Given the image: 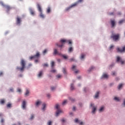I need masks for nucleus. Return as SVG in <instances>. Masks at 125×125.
Wrapping results in <instances>:
<instances>
[{
	"label": "nucleus",
	"instance_id": "1",
	"mask_svg": "<svg viewBox=\"0 0 125 125\" xmlns=\"http://www.w3.org/2000/svg\"><path fill=\"white\" fill-rule=\"evenodd\" d=\"M20 64L21 67H19V66H17V70H19V71H21V72H23V71H24V69L26 68V62L23 59H22L21 61Z\"/></svg>",
	"mask_w": 125,
	"mask_h": 125
},
{
	"label": "nucleus",
	"instance_id": "2",
	"mask_svg": "<svg viewBox=\"0 0 125 125\" xmlns=\"http://www.w3.org/2000/svg\"><path fill=\"white\" fill-rule=\"evenodd\" d=\"M60 42L62 43L61 45L56 43V45L57 46H58V47H62L64 44H65V42H67L68 44H72V41L71 40L62 39L60 40Z\"/></svg>",
	"mask_w": 125,
	"mask_h": 125
},
{
	"label": "nucleus",
	"instance_id": "3",
	"mask_svg": "<svg viewBox=\"0 0 125 125\" xmlns=\"http://www.w3.org/2000/svg\"><path fill=\"white\" fill-rule=\"evenodd\" d=\"M110 39H112L114 42H117V41H118L119 39H120V34H115L112 33L110 36Z\"/></svg>",
	"mask_w": 125,
	"mask_h": 125
},
{
	"label": "nucleus",
	"instance_id": "4",
	"mask_svg": "<svg viewBox=\"0 0 125 125\" xmlns=\"http://www.w3.org/2000/svg\"><path fill=\"white\" fill-rule=\"evenodd\" d=\"M37 8L39 12L40 13V17L41 18H44V15L42 14V6L39 3L37 5Z\"/></svg>",
	"mask_w": 125,
	"mask_h": 125
},
{
	"label": "nucleus",
	"instance_id": "5",
	"mask_svg": "<svg viewBox=\"0 0 125 125\" xmlns=\"http://www.w3.org/2000/svg\"><path fill=\"white\" fill-rule=\"evenodd\" d=\"M56 108L57 109V111H56V117H58L59 116V114L62 113V110L59 109V104H56Z\"/></svg>",
	"mask_w": 125,
	"mask_h": 125
},
{
	"label": "nucleus",
	"instance_id": "6",
	"mask_svg": "<svg viewBox=\"0 0 125 125\" xmlns=\"http://www.w3.org/2000/svg\"><path fill=\"white\" fill-rule=\"evenodd\" d=\"M39 57H40V53L37 52L35 55L30 57V59L31 60V59H38Z\"/></svg>",
	"mask_w": 125,
	"mask_h": 125
},
{
	"label": "nucleus",
	"instance_id": "7",
	"mask_svg": "<svg viewBox=\"0 0 125 125\" xmlns=\"http://www.w3.org/2000/svg\"><path fill=\"white\" fill-rule=\"evenodd\" d=\"M117 51L118 52H125V46H124L122 49L120 48V47H118L117 48Z\"/></svg>",
	"mask_w": 125,
	"mask_h": 125
},
{
	"label": "nucleus",
	"instance_id": "8",
	"mask_svg": "<svg viewBox=\"0 0 125 125\" xmlns=\"http://www.w3.org/2000/svg\"><path fill=\"white\" fill-rule=\"evenodd\" d=\"M76 4H73L70 6L68 7L65 9V11H69L71 8H73V7H75L76 6Z\"/></svg>",
	"mask_w": 125,
	"mask_h": 125
},
{
	"label": "nucleus",
	"instance_id": "9",
	"mask_svg": "<svg viewBox=\"0 0 125 125\" xmlns=\"http://www.w3.org/2000/svg\"><path fill=\"white\" fill-rule=\"evenodd\" d=\"M117 62H121V64L123 65L125 64V62L124 61H122V59L120 57H117Z\"/></svg>",
	"mask_w": 125,
	"mask_h": 125
},
{
	"label": "nucleus",
	"instance_id": "10",
	"mask_svg": "<svg viewBox=\"0 0 125 125\" xmlns=\"http://www.w3.org/2000/svg\"><path fill=\"white\" fill-rule=\"evenodd\" d=\"M17 25H20L21 23V18L18 17L16 21Z\"/></svg>",
	"mask_w": 125,
	"mask_h": 125
},
{
	"label": "nucleus",
	"instance_id": "11",
	"mask_svg": "<svg viewBox=\"0 0 125 125\" xmlns=\"http://www.w3.org/2000/svg\"><path fill=\"white\" fill-rule=\"evenodd\" d=\"M53 54H54V55H61V53H59V52L57 51V49H54V53H53Z\"/></svg>",
	"mask_w": 125,
	"mask_h": 125
},
{
	"label": "nucleus",
	"instance_id": "12",
	"mask_svg": "<svg viewBox=\"0 0 125 125\" xmlns=\"http://www.w3.org/2000/svg\"><path fill=\"white\" fill-rule=\"evenodd\" d=\"M94 105V104H90L91 107H93V110H92V112L93 113H95V111H96V107H95V106H93Z\"/></svg>",
	"mask_w": 125,
	"mask_h": 125
},
{
	"label": "nucleus",
	"instance_id": "13",
	"mask_svg": "<svg viewBox=\"0 0 125 125\" xmlns=\"http://www.w3.org/2000/svg\"><path fill=\"white\" fill-rule=\"evenodd\" d=\"M22 109H26V101H23L22 104Z\"/></svg>",
	"mask_w": 125,
	"mask_h": 125
},
{
	"label": "nucleus",
	"instance_id": "14",
	"mask_svg": "<svg viewBox=\"0 0 125 125\" xmlns=\"http://www.w3.org/2000/svg\"><path fill=\"white\" fill-rule=\"evenodd\" d=\"M111 24L112 28H113V27H115V25L116 24V22H115V21L111 20Z\"/></svg>",
	"mask_w": 125,
	"mask_h": 125
},
{
	"label": "nucleus",
	"instance_id": "15",
	"mask_svg": "<svg viewBox=\"0 0 125 125\" xmlns=\"http://www.w3.org/2000/svg\"><path fill=\"white\" fill-rule=\"evenodd\" d=\"M4 6H5V8H6V9H7V12H8V11H9V10H10V9H11V7H10L8 5H5Z\"/></svg>",
	"mask_w": 125,
	"mask_h": 125
},
{
	"label": "nucleus",
	"instance_id": "16",
	"mask_svg": "<svg viewBox=\"0 0 125 125\" xmlns=\"http://www.w3.org/2000/svg\"><path fill=\"white\" fill-rule=\"evenodd\" d=\"M83 0H78V1L74 3V4H76V6H77V5H78V4H79V3H80V2H83Z\"/></svg>",
	"mask_w": 125,
	"mask_h": 125
},
{
	"label": "nucleus",
	"instance_id": "17",
	"mask_svg": "<svg viewBox=\"0 0 125 125\" xmlns=\"http://www.w3.org/2000/svg\"><path fill=\"white\" fill-rule=\"evenodd\" d=\"M42 74H43V71H40L38 75V78H41L42 76Z\"/></svg>",
	"mask_w": 125,
	"mask_h": 125
},
{
	"label": "nucleus",
	"instance_id": "18",
	"mask_svg": "<svg viewBox=\"0 0 125 125\" xmlns=\"http://www.w3.org/2000/svg\"><path fill=\"white\" fill-rule=\"evenodd\" d=\"M103 78H104V79H108V75L106 74H104L103 75V76L102 77V79H103Z\"/></svg>",
	"mask_w": 125,
	"mask_h": 125
},
{
	"label": "nucleus",
	"instance_id": "19",
	"mask_svg": "<svg viewBox=\"0 0 125 125\" xmlns=\"http://www.w3.org/2000/svg\"><path fill=\"white\" fill-rule=\"evenodd\" d=\"M30 12L31 15H35V12L34 11V10H33V9H30Z\"/></svg>",
	"mask_w": 125,
	"mask_h": 125
},
{
	"label": "nucleus",
	"instance_id": "20",
	"mask_svg": "<svg viewBox=\"0 0 125 125\" xmlns=\"http://www.w3.org/2000/svg\"><path fill=\"white\" fill-rule=\"evenodd\" d=\"M51 11V8L50 7H48L47 9V13H50Z\"/></svg>",
	"mask_w": 125,
	"mask_h": 125
},
{
	"label": "nucleus",
	"instance_id": "21",
	"mask_svg": "<svg viewBox=\"0 0 125 125\" xmlns=\"http://www.w3.org/2000/svg\"><path fill=\"white\" fill-rule=\"evenodd\" d=\"M75 89V87L74 86V84H71L70 85V90H74Z\"/></svg>",
	"mask_w": 125,
	"mask_h": 125
},
{
	"label": "nucleus",
	"instance_id": "22",
	"mask_svg": "<svg viewBox=\"0 0 125 125\" xmlns=\"http://www.w3.org/2000/svg\"><path fill=\"white\" fill-rule=\"evenodd\" d=\"M42 103V102L40 101H38L36 102V106H39V105H41V104Z\"/></svg>",
	"mask_w": 125,
	"mask_h": 125
},
{
	"label": "nucleus",
	"instance_id": "23",
	"mask_svg": "<svg viewBox=\"0 0 125 125\" xmlns=\"http://www.w3.org/2000/svg\"><path fill=\"white\" fill-rule=\"evenodd\" d=\"M99 92H97L95 95V98H98V97L99 96Z\"/></svg>",
	"mask_w": 125,
	"mask_h": 125
},
{
	"label": "nucleus",
	"instance_id": "24",
	"mask_svg": "<svg viewBox=\"0 0 125 125\" xmlns=\"http://www.w3.org/2000/svg\"><path fill=\"white\" fill-rule=\"evenodd\" d=\"M0 104H4L5 103V101H4V99H1L0 101Z\"/></svg>",
	"mask_w": 125,
	"mask_h": 125
},
{
	"label": "nucleus",
	"instance_id": "25",
	"mask_svg": "<svg viewBox=\"0 0 125 125\" xmlns=\"http://www.w3.org/2000/svg\"><path fill=\"white\" fill-rule=\"evenodd\" d=\"M123 85H124L123 84H122V83L120 84L118 86V89H121L122 88V87H123Z\"/></svg>",
	"mask_w": 125,
	"mask_h": 125
},
{
	"label": "nucleus",
	"instance_id": "26",
	"mask_svg": "<svg viewBox=\"0 0 125 125\" xmlns=\"http://www.w3.org/2000/svg\"><path fill=\"white\" fill-rule=\"evenodd\" d=\"M54 64H55V62L53 61L51 63V67L52 68V69H53V67H54Z\"/></svg>",
	"mask_w": 125,
	"mask_h": 125
},
{
	"label": "nucleus",
	"instance_id": "27",
	"mask_svg": "<svg viewBox=\"0 0 125 125\" xmlns=\"http://www.w3.org/2000/svg\"><path fill=\"white\" fill-rule=\"evenodd\" d=\"M43 106V108H42V110H43V111H44V109L45 108V107L46 106V104H42Z\"/></svg>",
	"mask_w": 125,
	"mask_h": 125
},
{
	"label": "nucleus",
	"instance_id": "28",
	"mask_svg": "<svg viewBox=\"0 0 125 125\" xmlns=\"http://www.w3.org/2000/svg\"><path fill=\"white\" fill-rule=\"evenodd\" d=\"M62 72L63 74H66V70L65 68H62Z\"/></svg>",
	"mask_w": 125,
	"mask_h": 125
},
{
	"label": "nucleus",
	"instance_id": "29",
	"mask_svg": "<svg viewBox=\"0 0 125 125\" xmlns=\"http://www.w3.org/2000/svg\"><path fill=\"white\" fill-rule=\"evenodd\" d=\"M103 110H104V106H102L99 109V112H102Z\"/></svg>",
	"mask_w": 125,
	"mask_h": 125
},
{
	"label": "nucleus",
	"instance_id": "30",
	"mask_svg": "<svg viewBox=\"0 0 125 125\" xmlns=\"http://www.w3.org/2000/svg\"><path fill=\"white\" fill-rule=\"evenodd\" d=\"M68 51L69 52H72V51H73V47H69L68 49Z\"/></svg>",
	"mask_w": 125,
	"mask_h": 125
},
{
	"label": "nucleus",
	"instance_id": "31",
	"mask_svg": "<svg viewBox=\"0 0 125 125\" xmlns=\"http://www.w3.org/2000/svg\"><path fill=\"white\" fill-rule=\"evenodd\" d=\"M56 77L57 78V79H61V78H62V76L58 74L56 76Z\"/></svg>",
	"mask_w": 125,
	"mask_h": 125
},
{
	"label": "nucleus",
	"instance_id": "32",
	"mask_svg": "<svg viewBox=\"0 0 125 125\" xmlns=\"http://www.w3.org/2000/svg\"><path fill=\"white\" fill-rule=\"evenodd\" d=\"M34 118H35V116L34 115L32 114L31 115V117L30 118V120H33L34 119Z\"/></svg>",
	"mask_w": 125,
	"mask_h": 125
},
{
	"label": "nucleus",
	"instance_id": "33",
	"mask_svg": "<svg viewBox=\"0 0 125 125\" xmlns=\"http://www.w3.org/2000/svg\"><path fill=\"white\" fill-rule=\"evenodd\" d=\"M66 104H67V100H64L62 103V105H66Z\"/></svg>",
	"mask_w": 125,
	"mask_h": 125
},
{
	"label": "nucleus",
	"instance_id": "34",
	"mask_svg": "<svg viewBox=\"0 0 125 125\" xmlns=\"http://www.w3.org/2000/svg\"><path fill=\"white\" fill-rule=\"evenodd\" d=\"M85 55L83 54H82L81 56V59H83L84 58Z\"/></svg>",
	"mask_w": 125,
	"mask_h": 125
},
{
	"label": "nucleus",
	"instance_id": "35",
	"mask_svg": "<svg viewBox=\"0 0 125 125\" xmlns=\"http://www.w3.org/2000/svg\"><path fill=\"white\" fill-rule=\"evenodd\" d=\"M114 100H116V101H120V99H119V98L115 97L114 98Z\"/></svg>",
	"mask_w": 125,
	"mask_h": 125
},
{
	"label": "nucleus",
	"instance_id": "36",
	"mask_svg": "<svg viewBox=\"0 0 125 125\" xmlns=\"http://www.w3.org/2000/svg\"><path fill=\"white\" fill-rule=\"evenodd\" d=\"M7 108H10L11 107V104H7Z\"/></svg>",
	"mask_w": 125,
	"mask_h": 125
},
{
	"label": "nucleus",
	"instance_id": "37",
	"mask_svg": "<svg viewBox=\"0 0 125 125\" xmlns=\"http://www.w3.org/2000/svg\"><path fill=\"white\" fill-rule=\"evenodd\" d=\"M29 90H26V92H25V95H28V94H29Z\"/></svg>",
	"mask_w": 125,
	"mask_h": 125
},
{
	"label": "nucleus",
	"instance_id": "38",
	"mask_svg": "<svg viewBox=\"0 0 125 125\" xmlns=\"http://www.w3.org/2000/svg\"><path fill=\"white\" fill-rule=\"evenodd\" d=\"M46 52H47V49H45L43 51V54H45V53H46Z\"/></svg>",
	"mask_w": 125,
	"mask_h": 125
},
{
	"label": "nucleus",
	"instance_id": "39",
	"mask_svg": "<svg viewBox=\"0 0 125 125\" xmlns=\"http://www.w3.org/2000/svg\"><path fill=\"white\" fill-rule=\"evenodd\" d=\"M77 66H76L75 65H73L72 66V69L73 70V71H75V68Z\"/></svg>",
	"mask_w": 125,
	"mask_h": 125
},
{
	"label": "nucleus",
	"instance_id": "40",
	"mask_svg": "<svg viewBox=\"0 0 125 125\" xmlns=\"http://www.w3.org/2000/svg\"><path fill=\"white\" fill-rule=\"evenodd\" d=\"M70 62H73V61H75V59H74V58H72L70 59Z\"/></svg>",
	"mask_w": 125,
	"mask_h": 125
},
{
	"label": "nucleus",
	"instance_id": "41",
	"mask_svg": "<svg viewBox=\"0 0 125 125\" xmlns=\"http://www.w3.org/2000/svg\"><path fill=\"white\" fill-rule=\"evenodd\" d=\"M75 123H80V121H79V119H75Z\"/></svg>",
	"mask_w": 125,
	"mask_h": 125
},
{
	"label": "nucleus",
	"instance_id": "42",
	"mask_svg": "<svg viewBox=\"0 0 125 125\" xmlns=\"http://www.w3.org/2000/svg\"><path fill=\"white\" fill-rule=\"evenodd\" d=\"M124 21H125V20L120 21L119 22V24H122V23H124Z\"/></svg>",
	"mask_w": 125,
	"mask_h": 125
},
{
	"label": "nucleus",
	"instance_id": "43",
	"mask_svg": "<svg viewBox=\"0 0 125 125\" xmlns=\"http://www.w3.org/2000/svg\"><path fill=\"white\" fill-rule=\"evenodd\" d=\"M51 73H55L56 72V70L53 69L50 71Z\"/></svg>",
	"mask_w": 125,
	"mask_h": 125
},
{
	"label": "nucleus",
	"instance_id": "44",
	"mask_svg": "<svg viewBox=\"0 0 125 125\" xmlns=\"http://www.w3.org/2000/svg\"><path fill=\"white\" fill-rule=\"evenodd\" d=\"M94 69V67L93 66H91L90 68V69L89 70V72H90V71H91L92 69Z\"/></svg>",
	"mask_w": 125,
	"mask_h": 125
},
{
	"label": "nucleus",
	"instance_id": "45",
	"mask_svg": "<svg viewBox=\"0 0 125 125\" xmlns=\"http://www.w3.org/2000/svg\"><path fill=\"white\" fill-rule=\"evenodd\" d=\"M51 124H52V122L51 121H50L48 122L47 125H51Z\"/></svg>",
	"mask_w": 125,
	"mask_h": 125
},
{
	"label": "nucleus",
	"instance_id": "46",
	"mask_svg": "<svg viewBox=\"0 0 125 125\" xmlns=\"http://www.w3.org/2000/svg\"><path fill=\"white\" fill-rule=\"evenodd\" d=\"M62 57L64 58V59H67V58H68V57L65 55H62Z\"/></svg>",
	"mask_w": 125,
	"mask_h": 125
},
{
	"label": "nucleus",
	"instance_id": "47",
	"mask_svg": "<svg viewBox=\"0 0 125 125\" xmlns=\"http://www.w3.org/2000/svg\"><path fill=\"white\" fill-rule=\"evenodd\" d=\"M113 47H114V45H111L110 46V47H109L110 50H111V49H112V48H113Z\"/></svg>",
	"mask_w": 125,
	"mask_h": 125
},
{
	"label": "nucleus",
	"instance_id": "48",
	"mask_svg": "<svg viewBox=\"0 0 125 125\" xmlns=\"http://www.w3.org/2000/svg\"><path fill=\"white\" fill-rule=\"evenodd\" d=\"M70 100L72 101V102H74V101H75V99H73V98H69Z\"/></svg>",
	"mask_w": 125,
	"mask_h": 125
},
{
	"label": "nucleus",
	"instance_id": "49",
	"mask_svg": "<svg viewBox=\"0 0 125 125\" xmlns=\"http://www.w3.org/2000/svg\"><path fill=\"white\" fill-rule=\"evenodd\" d=\"M55 88H56L55 87H51V90H55Z\"/></svg>",
	"mask_w": 125,
	"mask_h": 125
},
{
	"label": "nucleus",
	"instance_id": "50",
	"mask_svg": "<svg viewBox=\"0 0 125 125\" xmlns=\"http://www.w3.org/2000/svg\"><path fill=\"white\" fill-rule=\"evenodd\" d=\"M48 66V64L47 63H45L43 64L44 67H47Z\"/></svg>",
	"mask_w": 125,
	"mask_h": 125
},
{
	"label": "nucleus",
	"instance_id": "51",
	"mask_svg": "<svg viewBox=\"0 0 125 125\" xmlns=\"http://www.w3.org/2000/svg\"><path fill=\"white\" fill-rule=\"evenodd\" d=\"M17 91H18V92H21V89L19 88H18Z\"/></svg>",
	"mask_w": 125,
	"mask_h": 125
},
{
	"label": "nucleus",
	"instance_id": "52",
	"mask_svg": "<svg viewBox=\"0 0 125 125\" xmlns=\"http://www.w3.org/2000/svg\"><path fill=\"white\" fill-rule=\"evenodd\" d=\"M112 76H116V72H112Z\"/></svg>",
	"mask_w": 125,
	"mask_h": 125
},
{
	"label": "nucleus",
	"instance_id": "53",
	"mask_svg": "<svg viewBox=\"0 0 125 125\" xmlns=\"http://www.w3.org/2000/svg\"><path fill=\"white\" fill-rule=\"evenodd\" d=\"M3 75V73L2 72H0V77H1Z\"/></svg>",
	"mask_w": 125,
	"mask_h": 125
},
{
	"label": "nucleus",
	"instance_id": "54",
	"mask_svg": "<svg viewBox=\"0 0 125 125\" xmlns=\"http://www.w3.org/2000/svg\"><path fill=\"white\" fill-rule=\"evenodd\" d=\"M4 122V120H3V119H1V123H3Z\"/></svg>",
	"mask_w": 125,
	"mask_h": 125
},
{
	"label": "nucleus",
	"instance_id": "55",
	"mask_svg": "<svg viewBox=\"0 0 125 125\" xmlns=\"http://www.w3.org/2000/svg\"><path fill=\"white\" fill-rule=\"evenodd\" d=\"M80 125H83V122H79Z\"/></svg>",
	"mask_w": 125,
	"mask_h": 125
},
{
	"label": "nucleus",
	"instance_id": "56",
	"mask_svg": "<svg viewBox=\"0 0 125 125\" xmlns=\"http://www.w3.org/2000/svg\"><path fill=\"white\" fill-rule=\"evenodd\" d=\"M79 72H80V71H79V70L76 71H75V73L78 74V73H79Z\"/></svg>",
	"mask_w": 125,
	"mask_h": 125
},
{
	"label": "nucleus",
	"instance_id": "57",
	"mask_svg": "<svg viewBox=\"0 0 125 125\" xmlns=\"http://www.w3.org/2000/svg\"><path fill=\"white\" fill-rule=\"evenodd\" d=\"M73 111H76V107L74 106L73 108Z\"/></svg>",
	"mask_w": 125,
	"mask_h": 125
},
{
	"label": "nucleus",
	"instance_id": "58",
	"mask_svg": "<svg viewBox=\"0 0 125 125\" xmlns=\"http://www.w3.org/2000/svg\"><path fill=\"white\" fill-rule=\"evenodd\" d=\"M62 123H65V119H62Z\"/></svg>",
	"mask_w": 125,
	"mask_h": 125
},
{
	"label": "nucleus",
	"instance_id": "59",
	"mask_svg": "<svg viewBox=\"0 0 125 125\" xmlns=\"http://www.w3.org/2000/svg\"><path fill=\"white\" fill-rule=\"evenodd\" d=\"M77 78L78 79V80H80V79H82V77L81 76H79L77 77Z\"/></svg>",
	"mask_w": 125,
	"mask_h": 125
},
{
	"label": "nucleus",
	"instance_id": "60",
	"mask_svg": "<svg viewBox=\"0 0 125 125\" xmlns=\"http://www.w3.org/2000/svg\"><path fill=\"white\" fill-rule=\"evenodd\" d=\"M47 97H50V95L49 94H48L47 95Z\"/></svg>",
	"mask_w": 125,
	"mask_h": 125
},
{
	"label": "nucleus",
	"instance_id": "61",
	"mask_svg": "<svg viewBox=\"0 0 125 125\" xmlns=\"http://www.w3.org/2000/svg\"><path fill=\"white\" fill-rule=\"evenodd\" d=\"M38 62H39V60H35V62H36V63H38Z\"/></svg>",
	"mask_w": 125,
	"mask_h": 125
},
{
	"label": "nucleus",
	"instance_id": "62",
	"mask_svg": "<svg viewBox=\"0 0 125 125\" xmlns=\"http://www.w3.org/2000/svg\"><path fill=\"white\" fill-rule=\"evenodd\" d=\"M123 105H124V106H125V100H124V101L123 102Z\"/></svg>",
	"mask_w": 125,
	"mask_h": 125
},
{
	"label": "nucleus",
	"instance_id": "63",
	"mask_svg": "<svg viewBox=\"0 0 125 125\" xmlns=\"http://www.w3.org/2000/svg\"><path fill=\"white\" fill-rule=\"evenodd\" d=\"M69 114L70 115V116L73 115V112H70V113H69Z\"/></svg>",
	"mask_w": 125,
	"mask_h": 125
},
{
	"label": "nucleus",
	"instance_id": "64",
	"mask_svg": "<svg viewBox=\"0 0 125 125\" xmlns=\"http://www.w3.org/2000/svg\"><path fill=\"white\" fill-rule=\"evenodd\" d=\"M10 90L11 91H13V88H11L10 89Z\"/></svg>",
	"mask_w": 125,
	"mask_h": 125
}]
</instances>
